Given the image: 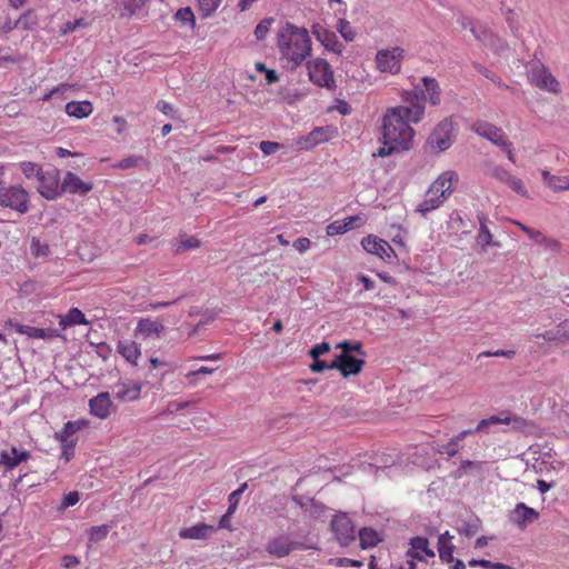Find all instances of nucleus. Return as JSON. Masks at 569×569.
Segmentation results:
<instances>
[{"label": "nucleus", "mask_w": 569, "mask_h": 569, "mask_svg": "<svg viewBox=\"0 0 569 569\" xmlns=\"http://www.w3.org/2000/svg\"><path fill=\"white\" fill-rule=\"evenodd\" d=\"M541 177L543 182L555 192H562V190H569L568 176H556L550 173L548 170H542Z\"/></svg>", "instance_id": "34"}, {"label": "nucleus", "mask_w": 569, "mask_h": 569, "mask_svg": "<svg viewBox=\"0 0 569 569\" xmlns=\"http://www.w3.org/2000/svg\"><path fill=\"white\" fill-rule=\"evenodd\" d=\"M29 458L30 453L27 450H21L12 446L7 450L0 451V466L6 470H13L21 462H26Z\"/></svg>", "instance_id": "20"}, {"label": "nucleus", "mask_w": 569, "mask_h": 569, "mask_svg": "<svg viewBox=\"0 0 569 569\" xmlns=\"http://www.w3.org/2000/svg\"><path fill=\"white\" fill-rule=\"evenodd\" d=\"M512 523L523 529L539 518V512L523 502H518L509 513Z\"/></svg>", "instance_id": "19"}, {"label": "nucleus", "mask_w": 569, "mask_h": 569, "mask_svg": "<svg viewBox=\"0 0 569 569\" xmlns=\"http://www.w3.org/2000/svg\"><path fill=\"white\" fill-rule=\"evenodd\" d=\"M221 0H198L200 12L203 17H209L219 7Z\"/></svg>", "instance_id": "48"}, {"label": "nucleus", "mask_w": 569, "mask_h": 569, "mask_svg": "<svg viewBox=\"0 0 569 569\" xmlns=\"http://www.w3.org/2000/svg\"><path fill=\"white\" fill-rule=\"evenodd\" d=\"M143 162V158L141 156H130L121 159L120 161L113 164V168L118 169H129L138 166V163Z\"/></svg>", "instance_id": "50"}, {"label": "nucleus", "mask_w": 569, "mask_h": 569, "mask_svg": "<svg viewBox=\"0 0 569 569\" xmlns=\"http://www.w3.org/2000/svg\"><path fill=\"white\" fill-rule=\"evenodd\" d=\"M397 151H403V150L401 148H397L395 146V143H385L383 142V146L381 148H379L373 153V156H376V157H386V156H390V154H392L393 152H397Z\"/></svg>", "instance_id": "58"}, {"label": "nucleus", "mask_w": 569, "mask_h": 569, "mask_svg": "<svg viewBox=\"0 0 569 569\" xmlns=\"http://www.w3.org/2000/svg\"><path fill=\"white\" fill-rule=\"evenodd\" d=\"M0 207L24 214L29 210V193L20 184L0 186Z\"/></svg>", "instance_id": "3"}, {"label": "nucleus", "mask_w": 569, "mask_h": 569, "mask_svg": "<svg viewBox=\"0 0 569 569\" xmlns=\"http://www.w3.org/2000/svg\"><path fill=\"white\" fill-rule=\"evenodd\" d=\"M121 402H133L141 398V382H122L117 387L114 393Z\"/></svg>", "instance_id": "25"}, {"label": "nucleus", "mask_w": 569, "mask_h": 569, "mask_svg": "<svg viewBox=\"0 0 569 569\" xmlns=\"http://www.w3.org/2000/svg\"><path fill=\"white\" fill-rule=\"evenodd\" d=\"M259 147L264 154H272L276 151H278L282 147V144L276 141L264 140L260 142Z\"/></svg>", "instance_id": "57"}, {"label": "nucleus", "mask_w": 569, "mask_h": 569, "mask_svg": "<svg viewBox=\"0 0 569 569\" xmlns=\"http://www.w3.org/2000/svg\"><path fill=\"white\" fill-rule=\"evenodd\" d=\"M113 403L108 392L99 393L89 401L90 413L101 420L110 417Z\"/></svg>", "instance_id": "21"}, {"label": "nucleus", "mask_w": 569, "mask_h": 569, "mask_svg": "<svg viewBox=\"0 0 569 569\" xmlns=\"http://www.w3.org/2000/svg\"><path fill=\"white\" fill-rule=\"evenodd\" d=\"M59 326L62 330L76 325H88L86 315L77 307L71 308L66 316H58Z\"/></svg>", "instance_id": "31"}, {"label": "nucleus", "mask_w": 569, "mask_h": 569, "mask_svg": "<svg viewBox=\"0 0 569 569\" xmlns=\"http://www.w3.org/2000/svg\"><path fill=\"white\" fill-rule=\"evenodd\" d=\"M16 331L18 333L26 335L36 339H52L56 337H61V333L58 329H43L26 325H17Z\"/></svg>", "instance_id": "28"}, {"label": "nucleus", "mask_w": 569, "mask_h": 569, "mask_svg": "<svg viewBox=\"0 0 569 569\" xmlns=\"http://www.w3.org/2000/svg\"><path fill=\"white\" fill-rule=\"evenodd\" d=\"M164 329V325L158 319L151 317L140 318L134 329V337L142 340L159 339Z\"/></svg>", "instance_id": "15"}, {"label": "nucleus", "mask_w": 569, "mask_h": 569, "mask_svg": "<svg viewBox=\"0 0 569 569\" xmlns=\"http://www.w3.org/2000/svg\"><path fill=\"white\" fill-rule=\"evenodd\" d=\"M507 184L520 197H525L526 199H528L529 193L523 184V181L520 178L511 174Z\"/></svg>", "instance_id": "47"}, {"label": "nucleus", "mask_w": 569, "mask_h": 569, "mask_svg": "<svg viewBox=\"0 0 569 569\" xmlns=\"http://www.w3.org/2000/svg\"><path fill=\"white\" fill-rule=\"evenodd\" d=\"M281 63L289 70L300 68L312 54V39L306 27L287 22L277 32Z\"/></svg>", "instance_id": "2"}, {"label": "nucleus", "mask_w": 569, "mask_h": 569, "mask_svg": "<svg viewBox=\"0 0 569 569\" xmlns=\"http://www.w3.org/2000/svg\"><path fill=\"white\" fill-rule=\"evenodd\" d=\"M507 416V421L502 425L510 426L515 431H528L533 427V423L522 417L511 416L508 411H502Z\"/></svg>", "instance_id": "37"}, {"label": "nucleus", "mask_w": 569, "mask_h": 569, "mask_svg": "<svg viewBox=\"0 0 569 569\" xmlns=\"http://www.w3.org/2000/svg\"><path fill=\"white\" fill-rule=\"evenodd\" d=\"M80 499L78 491H71L63 497L62 507L68 508L74 506Z\"/></svg>", "instance_id": "64"}, {"label": "nucleus", "mask_w": 569, "mask_h": 569, "mask_svg": "<svg viewBox=\"0 0 569 569\" xmlns=\"http://www.w3.org/2000/svg\"><path fill=\"white\" fill-rule=\"evenodd\" d=\"M406 51L400 47L381 49L375 56L376 68L381 73H400Z\"/></svg>", "instance_id": "4"}, {"label": "nucleus", "mask_w": 569, "mask_h": 569, "mask_svg": "<svg viewBox=\"0 0 569 569\" xmlns=\"http://www.w3.org/2000/svg\"><path fill=\"white\" fill-rule=\"evenodd\" d=\"M361 246L366 252L377 256L385 262H391L397 257L392 247L377 236L369 234L362 238Z\"/></svg>", "instance_id": "10"}, {"label": "nucleus", "mask_w": 569, "mask_h": 569, "mask_svg": "<svg viewBox=\"0 0 569 569\" xmlns=\"http://www.w3.org/2000/svg\"><path fill=\"white\" fill-rule=\"evenodd\" d=\"M341 349V353H350L351 351H357L359 353H363L362 343L359 341L351 342L349 340H343L336 346Z\"/></svg>", "instance_id": "51"}, {"label": "nucleus", "mask_w": 569, "mask_h": 569, "mask_svg": "<svg viewBox=\"0 0 569 569\" xmlns=\"http://www.w3.org/2000/svg\"><path fill=\"white\" fill-rule=\"evenodd\" d=\"M174 18L181 23H190L191 26L194 23V16L189 7L178 9Z\"/></svg>", "instance_id": "54"}, {"label": "nucleus", "mask_w": 569, "mask_h": 569, "mask_svg": "<svg viewBox=\"0 0 569 569\" xmlns=\"http://www.w3.org/2000/svg\"><path fill=\"white\" fill-rule=\"evenodd\" d=\"M422 82L425 86V91L421 90L423 92V96L426 97V94H425V92H426L427 97L429 99V102L432 106H438L440 103V94H441V89H440L438 81L435 78L425 77V78H422Z\"/></svg>", "instance_id": "35"}, {"label": "nucleus", "mask_w": 569, "mask_h": 569, "mask_svg": "<svg viewBox=\"0 0 569 569\" xmlns=\"http://www.w3.org/2000/svg\"><path fill=\"white\" fill-rule=\"evenodd\" d=\"M533 337L541 338L548 342L563 341L560 323L552 329L546 330L540 333H535Z\"/></svg>", "instance_id": "42"}, {"label": "nucleus", "mask_w": 569, "mask_h": 569, "mask_svg": "<svg viewBox=\"0 0 569 569\" xmlns=\"http://www.w3.org/2000/svg\"><path fill=\"white\" fill-rule=\"evenodd\" d=\"M64 112L69 117L77 119L88 118L93 112V106L90 101H70L64 107Z\"/></svg>", "instance_id": "30"}, {"label": "nucleus", "mask_w": 569, "mask_h": 569, "mask_svg": "<svg viewBox=\"0 0 569 569\" xmlns=\"http://www.w3.org/2000/svg\"><path fill=\"white\" fill-rule=\"evenodd\" d=\"M73 88V86L69 84V83H60L59 86L54 87L52 90H50L48 93H46L43 97H42V100L43 101H48L50 100L54 94L57 93H63L66 92L67 90Z\"/></svg>", "instance_id": "63"}, {"label": "nucleus", "mask_w": 569, "mask_h": 569, "mask_svg": "<svg viewBox=\"0 0 569 569\" xmlns=\"http://www.w3.org/2000/svg\"><path fill=\"white\" fill-rule=\"evenodd\" d=\"M453 535H451L448 530L441 533L438 538V553L440 560L449 565L450 569H466V565L463 560H456L453 557V552L456 547L453 546Z\"/></svg>", "instance_id": "11"}, {"label": "nucleus", "mask_w": 569, "mask_h": 569, "mask_svg": "<svg viewBox=\"0 0 569 569\" xmlns=\"http://www.w3.org/2000/svg\"><path fill=\"white\" fill-rule=\"evenodd\" d=\"M60 445H61V457L64 458L66 461L71 460L76 452L77 440L67 439V441L60 442Z\"/></svg>", "instance_id": "49"}, {"label": "nucleus", "mask_w": 569, "mask_h": 569, "mask_svg": "<svg viewBox=\"0 0 569 569\" xmlns=\"http://www.w3.org/2000/svg\"><path fill=\"white\" fill-rule=\"evenodd\" d=\"M19 168L27 178L39 177L42 172V168L37 162L21 161Z\"/></svg>", "instance_id": "43"}, {"label": "nucleus", "mask_w": 569, "mask_h": 569, "mask_svg": "<svg viewBox=\"0 0 569 569\" xmlns=\"http://www.w3.org/2000/svg\"><path fill=\"white\" fill-rule=\"evenodd\" d=\"M61 190L70 194H87L93 190V183L82 180L72 171H68L61 181Z\"/></svg>", "instance_id": "17"}, {"label": "nucleus", "mask_w": 569, "mask_h": 569, "mask_svg": "<svg viewBox=\"0 0 569 569\" xmlns=\"http://www.w3.org/2000/svg\"><path fill=\"white\" fill-rule=\"evenodd\" d=\"M439 452L455 457L459 452V445L451 438L447 445L441 447Z\"/></svg>", "instance_id": "62"}, {"label": "nucleus", "mask_w": 569, "mask_h": 569, "mask_svg": "<svg viewBox=\"0 0 569 569\" xmlns=\"http://www.w3.org/2000/svg\"><path fill=\"white\" fill-rule=\"evenodd\" d=\"M320 42L325 46V48L335 53H341L342 44L339 43L333 33L325 32L322 36L318 37Z\"/></svg>", "instance_id": "40"}, {"label": "nucleus", "mask_w": 569, "mask_h": 569, "mask_svg": "<svg viewBox=\"0 0 569 569\" xmlns=\"http://www.w3.org/2000/svg\"><path fill=\"white\" fill-rule=\"evenodd\" d=\"M37 23V18L32 11H26L22 16L18 18L14 23L16 28H22L23 30H29L32 26Z\"/></svg>", "instance_id": "46"}, {"label": "nucleus", "mask_w": 569, "mask_h": 569, "mask_svg": "<svg viewBox=\"0 0 569 569\" xmlns=\"http://www.w3.org/2000/svg\"><path fill=\"white\" fill-rule=\"evenodd\" d=\"M446 196H441V193H432L431 187H429L425 199L418 204V211L422 214L431 212L438 209L446 201Z\"/></svg>", "instance_id": "33"}, {"label": "nucleus", "mask_w": 569, "mask_h": 569, "mask_svg": "<svg viewBox=\"0 0 569 569\" xmlns=\"http://www.w3.org/2000/svg\"><path fill=\"white\" fill-rule=\"evenodd\" d=\"M479 222V233H478V242L482 247H500L501 244L498 241H495L492 238L491 231L489 229V218L486 213L479 212L477 216Z\"/></svg>", "instance_id": "27"}, {"label": "nucleus", "mask_w": 569, "mask_h": 569, "mask_svg": "<svg viewBox=\"0 0 569 569\" xmlns=\"http://www.w3.org/2000/svg\"><path fill=\"white\" fill-rule=\"evenodd\" d=\"M338 32L346 41H352L355 39V32L348 20H339Z\"/></svg>", "instance_id": "52"}, {"label": "nucleus", "mask_w": 569, "mask_h": 569, "mask_svg": "<svg viewBox=\"0 0 569 569\" xmlns=\"http://www.w3.org/2000/svg\"><path fill=\"white\" fill-rule=\"evenodd\" d=\"M331 530L341 546H350L356 538L355 526L346 515H337L331 520Z\"/></svg>", "instance_id": "12"}, {"label": "nucleus", "mask_w": 569, "mask_h": 569, "mask_svg": "<svg viewBox=\"0 0 569 569\" xmlns=\"http://www.w3.org/2000/svg\"><path fill=\"white\" fill-rule=\"evenodd\" d=\"M330 139V136L328 134V130L322 127H318L313 129L308 136L300 137L296 140V146L299 149H312L316 146L326 142Z\"/></svg>", "instance_id": "23"}, {"label": "nucleus", "mask_w": 569, "mask_h": 569, "mask_svg": "<svg viewBox=\"0 0 569 569\" xmlns=\"http://www.w3.org/2000/svg\"><path fill=\"white\" fill-rule=\"evenodd\" d=\"M545 249L550 250L552 252H558L561 249V243L557 239L553 238H542L541 244Z\"/></svg>", "instance_id": "60"}, {"label": "nucleus", "mask_w": 569, "mask_h": 569, "mask_svg": "<svg viewBox=\"0 0 569 569\" xmlns=\"http://www.w3.org/2000/svg\"><path fill=\"white\" fill-rule=\"evenodd\" d=\"M31 251H32L33 256L38 257V256H46L48 253L49 249H48V246L41 244L39 239L32 238L31 239Z\"/></svg>", "instance_id": "59"}, {"label": "nucleus", "mask_w": 569, "mask_h": 569, "mask_svg": "<svg viewBox=\"0 0 569 569\" xmlns=\"http://www.w3.org/2000/svg\"><path fill=\"white\" fill-rule=\"evenodd\" d=\"M149 0H124L119 3L120 17H134Z\"/></svg>", "instance_id": "36"}, {"label": "nucleus", "mask_w": 569, "mask_h": 569, "mask_svg": "<svg viewBox=\"0 0 569 569\" xmlns=\"http://www.w3.org/2000/svg\"><path fill=\"white\" fill-rule=\"evenodd\" d=\"M508 419L506 418V415H503V411L500 412L497 416H491L487 419H482L478 426L475 428V431L477 432H485L488 430L489 427L496 426V425H503V422H507Z\"/></svg>", "instance_id": "39"}, {"label": "nucleus", "mask_w": 569, "mask_h": 569, "mask_svg": "<svg viewBox=\"0 0 569 569\" xmlns=\"http://www.w3.org/2000/svg\"><path fill=\"white\" fill-rule=\"evenodd\" d=\"M490 176L495 177L498 181L506 183L510 178L511 173L501 166H496L491 169Z\"/></svg>", "instance_id": "56"}, {"label": "nucleus", "mask_w": 569, "mask_h": 569, "mask_svg": "<svg viewBox=\"0 0 569 569\" xmlns=\"http://www.w3.org/2000/svg\"><path fill=\"white\" fill-rule=\"evenodd\" d=\"M446 196H441V193H432L431 187H429L425 199L418 204V211L422 214L431 212L438 209L446 201Z\"/></svg>", "instance_id": "32"}, {"label": "nucleus", "mask_w": 569, "mask_h": 569, "mask_svg": "<svg viewBox=\"0 0 569 569\" xmlns=\"http://www.w3.org/2000/svg\"><path fill=\"white\" fill-rule=\"evenodd\" d=\"M407 557L411 561H428V559H435L436 553L430 548V542L427 537L413 536L409 540Z\"/></svg>", "instance_id": "14"}, {"label": "nucleus", "mask_w": 569, "mask_h": 569, "mask_svg": "<svg viewBox=\"0 0 569 569\" xmlns=\"http://www.w3.org/2000/svg\"><path fill=\"white\" fill-rule=\"evenodd\" d=\"M38 192L48 199L49 201H53L61 197L62 189L60 182V171L57 168H51L46 171L42 170L40 176L38 177Z\"/></svg>", "instance_id": "7"}, {"label": "nucleus", "mask_w": 569, "mask_h": 569, "mask_svg": "<svg viewBox=\"0 0 569 569\" xmlns=\"http://www.w3.org/2000/svg\"><path fill=\"white\" fill-rule=\"evenodd\" d=\"M118 352L134 368L139 365L141 358V345L134 340H120L117 347Z\"/></svg>", "instance_id": "22"}, {"label": "nucleus", "mask_w": 569, "mask_h": 569, "mask_svg": "<svg viewBox=\"0 0 569 569\" xmlns=\"http://www.w3.org/2000/svg\"><path fill=\"white\" fill-rule=\"evenodd\" d=\"M330 350V343L322 341L311 348L310 355L313 359L319 358L320 355L327 353Z\"/></svg>", "instance_id": "61"}, {"label": "nucleus", "mask_w": 569, "mask_h": 569, "mask_svg": "<svg viewBox=\"0 0 569 569\" xmlns=\"http://www.w3.org/2000/svg\"><path fill=\"white\" fill-rule=\"evenodd\" d=\"M401 100L408 106L388 108L382 118V139L397 148L409 150L416 136L411 123H419L425 116V96L417 89L403 91Z\"/></svg>", "instance_id": "1"}, {"label": "nucleus", "mask_w": 569, "mask_h": 569, "mask_svg": "<svg viewBox=\"0 0 569 569\" xmlns=\"http://www.w3.org/2000/svg\"><path fill=\"white\" fill-rule=\"evenodd\" d=\"M90 427V421L87 419H79L76 421H68L63 428L56 432L54 438L59 442H64L67 439H73L72 436L81 430Z\"/></svg>", "instance_id": "26"}, {"label": "nucleus", "mask_w": 569, "mask_h": 569, "mask_svg": "<svg viewBox=\"0 0 569 569\" xmlns=\"http://www.w3.org/2000/svg\"><path fill=\"white\" fill-rule=\"evenodd\" d=\"M248 485L247 482L242 483L237 490L232 491L229 496L230 505L228 507V513H233L237 509V505L239 502V496L244 492Z\"/></svg>", "instance_id": "53"}, {"label": "nucleus", "mask_w": 569, "mask_h": 569, "mask_svg": "<svg viewBox=\"0 0 569 569\" xmlns=\"http://www.w3.org/2000/svg\"><path fill=\"white\" fill-rule=\"evenodd\" d=\"M516 351L512 349L505 350V349H498V350H485L479 353V358L482 357H505V358H512L515 356Z\"/></svg>", "instance_id": "55"}, {"label": "nucleus", "mask_w": 569, "mask_h": 569, "mask_svg": "<svg viewBox=\"0 0 569 569\" xmlns=\"http://www.w3.org/2000/svg\"><path fill=\"white\" fill-rule=\"evenodd\" d=\"M458 181L459 176L457 171L446 170L431 183V192H437L438 194L440 192L441 197H450Z\"/></svg>", "instance_id": "18"}, {"label": "nucleus", "mask_w": 569, "mask_h": 569, "mask_svg": "<svg viewBox=\"0 0 569 569\" xmlns=\"http://www.w3.org/2000/svg\"><path fill=\"white\" fill-rule=\"evenodd\" d=\"M528 79L529 82L538 89L546 90L555 94L560 92L559 81L542 63H538L530 69Z\"/></svg>", "instance_id": "8"}, {"label": "nucleus", "mask_w": 569, "mask_h": 569, "mask_svg": "<svg viewBox=\"0 0 569 569\" xmlns=\"http://www.w3.org/2000/svg\"><path fill=\"white\" fill-rule=\"evenodd\" d=\"M216 527L207 523H197L179 531V536L184 539H207Z\"/></svg>", "instance_id": "29"}, {"label": "nucleus", "mask_w": 569, "mask_h": 569, "mask_svg": "<svg viewBox=\"0 0 569 569\" xmlns=\"http://www.w3.org/2000/svg\"><path fill=\"white\" fill-rule=\"evenodd\" d=\"M307 548L303 542L295 541L287 535H281L270 539L267 542L266 550L271 557L282 559L288 557L293 550H305Z\"/></svg>", "instance_id": "9"}, {"label": "nucleus", "mask_w": 569, "mask_h": 569, "mask_svg": "<svg viewBox=\"0 0 569 569\" xmlns=\"http://www.w3.org/2000/svg\"><path fill=\"white\" fill-rule=\"evenodd\" d=\"M472 130L498 147L508 144V136L503 129L493 123L488 121H477L472 124Z\"/></svg>", "instance_id": "13"}, {"label": "nucleus", "mask_w": 569, "mask_h": 569, "mask_svg": "<svg viewBox=\"0 0 569 569\" xmlns=\"http://www.w3.org/2000/svg\"><path fill=\"white\" fill-rule=\"evenodd\" d=\"M361 548H373L380 540L378 532L372 528H361L358 531Z\"/></svg>", "instance_id": "38"}, {"label": "nucleus", "mask_w": 569, "mask_h": 569, "mask_svg": "<svg viewBox=\"0 0 569 569\" xmlns=\"http://www.w3.org/2000/svg\"><path fill=\"white\" fill-rule=\"evenodd\" d=\"M365 360L356 358L350 353H340L333 361H331V368L338 370L343 377H350V375H359L363 368Z\"/></svg>", "instance_id": "16"}, {"label": "nucleus", "mask_w": 569, "mask_h": 569, "mask_svg": "<svg viewBox=\"0 0 569 569\" xmlns=\"http://www.w3.org/2000/svg\"><path fill=\"white\" fill-rule=\"evenodd\" d=\"M273 23V18H264L254 28V36L258 40H264L270 32V28Z\"/></svg>", "instance_id": "45"}, {"label": "nucleus", "mask_w": 569, "mask_h": 569, "mask_svg": "<svg viewBox=\"0 0 569 569\" xmlns=\"http://www.w3.org/2000/svg\"><path fill=\"white\" fill-rule=\"evenodd\" d=\"M111 526L103 523L99 526H92L89 529V540L92 542H99L106 539L110 532Z\"/></svg>", "instance_id": "41"}, {"label": "nucleus", "mask_w": 569, "mask_h": 569, "mask_svg": "<svg viewBox=\"0 0 569 569\" xmlns=\"http://www.w3.org/2000/svg\"><path fill=\"white\" fill-rule=\"evenodd\" d=\"M307 69L310 81L320 87L332 89L335 86L332 67L326 59L316 58L307 61Z\"/></svg>", "instance_id": "6"}, {"label": "nucleus", "mask_w": 569, "mask_h": 569, "mask_svg": "<svg viewBox=\"0 0 569 569\" xmlns=\"http://www.w3.org/2000/svg\"><path fill=\"white\" fill-rule=\"evenodd\" d=\"M363 224V220L358 216L347 217L342 220L333 221L327 226V234H343Z\"/></svg>", "instance_id": "24"}, {"label": "nucleus", "mask_w": 569, "mask_h": 569, "mask_svg": "<svg viewBox=\"0 0 569 569\" xmlns=\"http://www.w3.org/2000/svg\"><path fill=\"white\" fill-rule=\"evenodd\" d=\"M200 246V241L196 237H180L176 252L188 251L197 249Z\"/></svg>", "instance_id": "44"}, {"label": "nucleus", "mask_w": 569, "mask_h": 569, "mask_svg": "<svg viewBox=\"0 0 569 569\" xmlns=\"http://www.w3.org/2000/svg\"><path fill=\"white\" fill-rule=\"evenodd\" d=\"M456 124L452 119H443L430 133L427 144L431 151L441 152L449 149L453 141Z\"/></svg>", "instance_id": "5"}]
</instances>
